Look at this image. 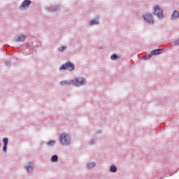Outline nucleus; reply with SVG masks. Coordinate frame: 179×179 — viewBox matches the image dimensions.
I'll return each mask as SVG.
<instances>
[{"label":"nucleus","instance_id":"nucleus-4","mask_svg":"<svg viewBox=\"0 0 179 179\" xmlns=\"http://www.w3.org/2000/svg\"><path fill=\"white\" fill-rule=\"evenodd\" d=\"M144 20L149 24H153V16L150 13H146L144 16Z\"/></svg>","mask_w":179,"mask_h":179},{"label":"nucleus","instance_id":"nucleus-11","mask_svg":"<svg viewBox=\"0 0 179 179\" xmlns=\"http://www.w3.org/2000/svg\"><path fill=\"white\" fill-rule=\"evenodd\" d=\"M95 166H96V163L94 162H89L87 164V169H93V167H94Z\"/></svg>","mask_w":179,"mask_h":179},{"label":"nucleus","instance_id":"nucleus-14","mask_svg":"<svg viewBox=\"0 0 179 179\" xmlns=\"http://www.w3.org/2000/svg\"><path fill=\"white\" fill-rule=\"evenodd\" d=\"M28 173H33V166H27L25 167Z\"/></svg>","mask_w":179,"mask_h":179},{"label":"nucleus","instance_id":"nucleus-7","mask_svg":"<svg viewBox=\"0 0 179 179\" xmlns=\"http://www.w3.org/2000/svg\"><path fill=\"white\" fill-rule=\"evenodd\" d=\"M163 52V49H155L152 50L151 56L152 55H159V54H162Z\"/></svg>","mask_w":179,"mask_h":179},{"label":"nucleus","instance_id":"nucleus-15","mask_svg":"<svg viewBox=\"0 0 179 179\" xmlns=\"http://www.w3.org/2000/svg\"><path fill=\"white\" fill-rule=\"evenodd\" d=\"M93 24H99V21L96 20H92L90 22V26H92Z\"/></svg>","mask_w":179,"mask_h":179},{"label":"nucleus","instance_id":"nucleus-22","mask_svg":"<svg viewBox=\"0 0 179 179\" xmlns=\"http://www.w3.org/2000/svg\"><path fill=\"white\" fill-rule=\"evenodd\" d=\"M175 45H179V40L175 42Z\"/></svg>","mask_w":179,"mask_h":179},{"label":"nucleus","instance_id":"nucleus-19","mask_svg":"<svg viewBox=\"0 0 179 179\" xmlns=\"http://www.w3.org/2000/svg\"><path fill=\"white\" fill-rule=\"evenodd\" d=\"M48 145L49 146H52L53 145H55V141H51L48 143Z\"/></svg>","mask_w":179,"mask_h":179},{"label":"nucleus","instance_id":"nucleus-5","mask_svg":"<svg viewBox=\"0 0 179 179\" xmlns=\"http://www.w3.org/2000/svg\"><path fill=\"white\" fill-rule=\"evenodd\" d=\"M154 12L155 15H157L158 17H163V10H162L159 6L154 7Z\"/></svg>","mask_w":179,"mask_h":179},{"label":"nucleus","instance_id":"nucleus-23","mask_svg":"<svg viewBox=\"0 0 179 179\" xmlns=\"http://www.w3.org/2000/svg\"><path fill=\"white\" fill-rule=\"evenodd\" d=\"M0 147H1V143H0Z\"/></svg>","mask_w":179,"mask_h":179},{"label":"nucleus","instance_id":"nucleus-12","mask_svg":"<svg viewBox=\"0 0 179 179\" xmlns=\"http://www.w3.org/2000/svg\"><path fill=\"white\" fill-rule=\"evenodd\" d=\"M51 161L53 163H55V162H58V156H57V155L52 156Z\"/></svg>","mask_w":179,"mask_h":179},{"label":"nucleus","instance_id":"nucleus-16","mask_svg":"<svg viewBox=\"0 0 179 179\" xmlns=\"http://www.w3.org/2000/svg\"><path fill=\"white\" fill-rule=\"evenodd\" d=\"M150 58H152V55H147L142 57L143 59H149Z\"/></svg>","mask_w":179,"mask_h":179},{"label":"nucleus","instance_id":"nucleus-18","mask_svg":"<svg viewBox=\"0 0 179 179\" xmlns=\"http://www.w3.org/2000/svg\"><path fill=\"white\" fill-rule=\"evenodd\" d=\"M65 50H66V46H62L59 48V51H60L61 52H62V51H65Z\"/></svg>","mask_w":179,"mask_h":179},{"label":"nucleus","instance_id":"nucleus-17","mask_svg":"<svg viewBox=\"0 0 179 179\" xmlns=\"http://www.w3.org/2000/svg\"><path fill=\"white\" fill-rule=\"evenodd\" d=\"M3 142L4 143V145L8 146V138H5L3 139Z\"/></svg>","mask_w":179,"mask_h":179},{"label":"nucleus","instance_id":"nucleus-13","mask_svg":"<svg viewBox=\"0 0 179 179\" xmlns=\"http://www.w3.org/2000/svg\"><path fill=\"white\" fill-rule=\"evenodd\" d=\"M110 171L112 172V173H116L117 172V166H114V165H112L111 166H110Z\"/></svg>","mask_w":179,"mask_h":179},{"label":"nucleus","instance_id":"nucleus-21","mask_svg":"<svg viewBox=\"0 0 179 179\" xmlns=\"http://www.w3.org/2000/svg\"><path fill=\"white\" fill-rule=\"evenodd\" d=\"M8 145H3V150L5 153H6V149Z\"/></svg>","mask_w":179,"mask_h":179},{"label":"nucleus","instance_id":"nucleus-8","mask_svg":"<svg viewBox=\"0 0 179 179\" xmlns=\"http://www.w3.org/2000/svg\"><path fill=\"white\" fill-rule=\"evenodd\" d=\"M24 40H26V36L24 35H21L20 36L17 37L15 41L17 43H22V41H24Z\"/></svg>","mask_w":179,"mask_h":179},{"label":"nucleus","instance_id":"nucleus-1","mask_svg":"<svg viewBox=\"0 0 179 179\" xmlns=\"http://www.w3.org/2000/svg\"><path fill=\"white\" fill-rule=\"evenodd\" d=\"M71 83L74 86H82V85L86 83V80L83 77H78L71 80Z\"/></svg>","mask_w":179,"mask_h":179},{"label":"nucleus","instance_id":"nucleus-20","mask_svg":"<svg viewBox=\"0 0 179 179\" xmlns=\"http://www.w3.org/2000/svg\"><path fill=\"white\" fill-rule=\"evenodd\" d=\"M111 59L114 60V59H117V58H120L118 56H117V55L114 54L110 57Z\"/></svg>","mask_w":179,"mask_h":179},{"label":"nucleus","instance_id":"nucleus-2","mask_svg":"<svg viewBox=\"0 0 179 179\" xmlns=\"http://www.w3.org/2000/svg\"><path fill=\"white\" fill-rule=\"evenodd\" d=\"M60 142L62 144L66 146V145H69V135L65 133H62L60 135Z\"/></svg>","mask_w":179,"mask_h":179},{"label":"nucleus","instance_id":"nucleus-6","mask_svg":"<svg viewBox=\"0 0 179 179\" xmlns=\"http://www.w3.org/2000/svg\"><path fill=\"white\" fill-rule=\"evenodd\" d=\"M31 3V1L30 0H24L22 5L20 6V8H29V6H30V4Z\"/></svg>","mask_w":179,"mask_h":179},{"label":"nucleus","instance_id":"nucleus-9","mask_svg":"<svg viewBox=\"0 0 179 179\" xmlns=\"http://www.w3.org/2000/svg\"><path fill=\"white\" fill-rule=\"evenodd\" d=\"M60 85L61 86H68V85H72V80L69 81H67V80L62 81L60 83Z\"/></svg>","mask_w":179,"mask_h":179},{"label":"nucleus","instance_id":"nucleus-10","mask_svg":"<svg viewBox=\"0 0 179 179\" xmlns=\"http://www.w3.org/2000/svg\"><path fill=\"white\" fill-rule=\"evenodd\" d=\"M177 17H179V12L177 10H175L172 14L171 19H177Z\"/></svg>","mask_w":179,"mask_h":179},{"label":"nucleus","instance_id":"nucleus-3","mask_svg":"<svg viewBox=\"0 0 179 179\" xmlns=\"http://www.w3.org/2000/svg\"><path fill=\"white\" fill-rule=\"evenodd\" d=\"M63 69H68V71H73V69H75V65L69 62L59 67V71H62Z\"/></svg>","mask_w":179,"mask_h":179}]
</instances>
